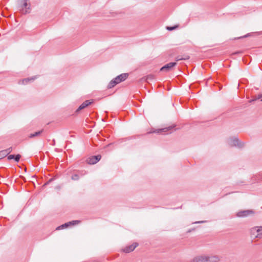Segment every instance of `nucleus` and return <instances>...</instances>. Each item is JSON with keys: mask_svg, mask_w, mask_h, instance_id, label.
Masks as SVG:
<instances>
[{"mask_svg": "<svg viewBox=\"0 0 262 262\" xmlns=\"http://www.w3.org/2000/svg\"><path fill=\"white\" fill-rule=\"evenodd\" d=\"M230 144L232 146H238V147H242L244 144V143L242 142L237 138H234L232 139Z\"/></svg>", "mask_w": 262, "mask_h": 262, "instance_id": "nucleus-7", "label": "nucleus"}, {"mask_svg": "<svg viewBox=\"0 0 262 262\" xmlns=\"http://www.w3.org/2000/svg\"><path fill=\"white\" fill-rule=\"evenodd\" d=\"M68 227H69V225L67 223H66L57 227L56 228V230H61V229H63L66 228H67Z\"/></svg>", "mask_w": 262, "mask_h": 262, "instance_id": "nucleus-17", "label": "nucleus"}, {"mask_svg": "<svg viewBox=\"0 0 262 262\" xmlns=\"http://www.w3.org/2000/svg\"><path fill=\"white\" fill-rule=\"evenodd\" d=\"M5 152H6V155H7V156L10 153L12 152V148L11 147H9L8 148V149H6L5 150H4Z\"/></svg>", "mask_w": 262, "mask_h": 262, "instance_id": "nucleus-19", "label": "nucleus"}, {"mask_svg": "<svg viewBox=\"0 0 262 262\" xmlns=\"http://www.w3.org/2000/svg\"><path fill=\"white\" fill-rule=\"evenodd\" d=\"M254 212L251 210H243L237 213L236 216L239 217H244L248 216L251 214H253Z\"/></svg>", "mask_w": 262, "mask_h": 262, "instance_id": "nucleus-6", "label": "nucleus"}, {"mask_svg": "<svg viewBox=\"0 0 262 262\" xmlns=\"http://www.w3.org/2000/svg\"><path fill=\"white\" fill-rule=\"evenodd\" d=\"M257 100H258V99H256V96L253 99L250 100L249 101V102L251 103L252 102H253V101H256Z\"/></svg>", "mask_w": 262, "mask_h": 262, "instance_id": "nucleus-26", "label": "nucleus"}, {"mask_svg": "<svg viewBox=\"0 0 262 262\" xmlns=\"http://www.w3.org/2000/svg\"><path fill=\"white\" fill-rule=\"evenodd\" d=\"M206 221H199V222H195L194 223L196 224V223H204Z\"/></svg>", "mask_w": 262, "mask_h": 262, "instance_id": "nucleus-28", "label": "nucleus"}, {"mask_svg": "<svg viewBox=\"0 0 262 262\" xmlns=\"http://www.w3.org/2000/svg\"><path fill=\"white\" fill-rule=\"evenodd\" d=\"M6 152L4 150L0 151V159H2L7 156Z\"/></svg>", "mask_w": 262, "mask_h": 262, "instance_id": "nucleus-18", "label": "nucleus"}, {"mask_svg": "<svg viewBox=\"0 0 262 262\" xmlns=\"http://www.w3.org/2000/svg\"><path fill=\"white\" fill-rule=\"evenodd\" d=\"M241 53V52H235V53H234V54H237V53Z\"/></svg>", "mask_w": 262, "mask_h": 262, "instance_id": "nucleus-31", "label": "nucleus"}, {"mask_svg": "<svg viewBox=\"0 0 262 262\" xmlns=\"http://www.w3.org/2000/svg\"><path fill=\"white\" fill-rule=\"evenodd\" d=\"M72 179L74 181H77L79 180V177L77 174H74L72 176Z\"/></svg>", "mask_w": 262, "mask_h": 262, "instance_id": "nucleus-20", "label": "nucleus"}, {"mask_svg": "<svg viewBox=\"0 0 262 262\" xmlns=\"http://www.w3.org/2000/svg\"><path fill=\"white\" fill-rule=\"evenodd\" d=\"M20 157H21V156L20 155L18 154L14 157V160L16 162H18L19 161Z\"/></svg>", "mask_w": 262, "mask_h": 262, "instance_id": "nucleus-22", "label": "nucleus"}, {"mask_svg": "<svg viewBox=\"0 0 262 262\" xmlns=\"http://www.w3.org/2000/svg\"><path fill=\"white\" fill-rule=\"evenodd\" d=\"M101 156L100 155L93 156L90 157L87 161L90 164H95L101 159Z\"/></svg>", "mask_w": 262, "mask_h": 262, "instance_id": "nucleus-8", "label": "nucleus"}, {"mask_svg": "<svg viewBox=\"0 0 262 262\" xmlns=\"http://www.w3.org/2000/svg\"><path fill=\"white\" fill-rule=\"evenodd\" d=\"M177 64V62H169L165 65H164L163 67H162L160 69V71L161 72H168L170 71H171L173 67L176 66Z\"/></svg>", "mask_w": 262, "mask_h": 262, "instance_id": "nucleus-4", "label": "nucleus"}, {"mask_svg": "<svg viewBox=\"0 0 262 262\" xmlns=\"http://www.w3.org/2000/svg\"><path fill=\"white\" fill-rule=\"evenodd\" d=\"M189 59V56L186 55H184V57H180V56H177V57H176L175 58V60L176 61H180V60H188Z\"/></svg>", "mask_w": 262, "mask_h": 262, "instance_id": "nucleus-14", "label": "nucleus"}, {"mask_svg": "<svg viewBox=\"0 0 262 262\" xmlns=\"http://www.w3.org/2000/svg\"><path fill=\"white\" fill-rule=\"evenodd\" d=\"M138 246V244L137 243H134L132 245L125 247L122 249V251L126 253H129L133 251Z\"/></svg>", "mask_w": 262, "mask_h": 262, "instance_id": "nucleus-5", "label": "nucleus"}, {"mask_svg": "<svg viewBox=\"0 0 262 262\" xmlns=\"http://www.w3.org/2000/svg\"><path fill=\"white\" fill-rule=\"evenodd\" d=\"M128 76V74L127 73H123L117 76L115 78L118 84L122 81H124L127 78Z\"/></svg>", "mask_w": 262, "mask_h": 262, "instance_id": "nucleus-9", "label": "nucleus"}, {"mask_svg": "<svg viewBox=\"0 0 262 262\" xmlns=\"http://www.w3.org/2000/svg\"><path fill=\"white\" fill-rule=\"evenodd\" d=\"M118 84L116 80H115V78L113 79L108 83L107 85L108 89H112L113 87H114L116 85Z\"/></svg>", "mask_w": 262, "mask_h": 262, "instance_id": "nucleus-13", "label": "nucleus"}, {"mask_svg": "<svg viewBox=\"0 0 262 262\" xmlns=\"http://www.w3.org/2000/svg\"><path fill=\"white\" fill-rule=\"evenodd\" d=\"M14 157H15V156L13 155H10L8 156L7 159L8 160H10L13 159H14Z\"/></svg>", "mask_w": 262, "mask_h": 262, "instance_id": "nucleus-24", "label": "nucleus"}, {"mask_svg": "<svg viewBox=\"0 0 262 262\" xmlns=\"http://www.w3.org/2000/svg\"><path fill=\"white\" fill-rule=\"evenodd\" d=\"M50 181H51V180H50L49 182H48L47 183H46L45 185H47V184L49 183V182H50Z\"/></svg>", "mask_w": 262, "mask_h": 262, "instance_id": "nucleus-30", "label": "nucleus"}, {"mask_svg": "<svg viewBox=\"0 0 262 262\" xmlns=\"http://www.w3.org/2000/svg\"><path fill=\"white\" fill-rule=\"evenodd\" d=\"M92 102L90 101V100H85L79 106V107L77 109L76 112H77L84 108L85 107L91 104Z\"/></svg>", "mask_w": 262, "mask_h": 262, "instance_id": "nucleus-11", "label": "nucleus"}, {"mask_svg": "<svg viewBox=\"0 0 262 262\" xmlns=\"http://www.w3.org/2000/svg\"><path fill=\"white\" fill-rule=\"evenodd\" d=\"M177 27H178L177 26H175L174 27H167V29L169 31H172V30L175 29L176 28H177Z\"/></svg>", "mask_w": 262, "mask_h": 262, "instance_id": "nucleus-23", "label": "nucleus"}, {"mask_svg": "<svg viewBox=\"0 0 262 262\" xmlns=\"http://www.w3.org/2000/svg\"><path fill=\"white\" fill-rule=\"evenodd\" d=\"M42 131H43V130H41L40 131L35 132L34 133L31 134L29 137V138H32L35 137L36 136H39L41 134V133L42 132Z\"/></svg>", "mask_w": 262, "mask_h": 262, "instance_id": "nucleus-16", "label": "nucleus"}, {"mask_svg": "<svg viewBox=\"0 0 262 262\" xmlns=\"http://www.w3.org/2000/svg\"><path fill=\"white\" fill-rule=\"evenodd\" d=\"M251 236L254 238L262 237V226H255L250 229Z\"/></svg>", "mask_w": 262, "mask_h": 262, "instance_id": "nucleus-2", "label": "nucleus"}, {"mask_svg": "<svg viewBox=\"0 0 262 262\" xmlns=\"http://www.w3.org/2000/svg\"><path fill=\"white\" fill-rule=\"evenodd\" d=\"M153 78V76L152 75H148L147 77V79H151Z\"/></svg>", "mask_w": 262, "mask_h": 262, "instance_id": "nucleus-27", "label": "nucleus"}, {"mask_svg": "<svg viewBox=\"0 0 262 262\" xmlns=\"http://www.w3.org/2000/svg\"><path fill=\"white\" fill-rule=\"evenodd\" d=\"M34 79H35V78H33V77L31 78H25V79L23 80V83H26L28 81H29L30 80H33Z\"/></svg>", "mask_w": 262, "mask_h": 262, "instance_id": "nucleus-21", "label": "nucleus"}, {"mask_svg": "<svg viewBox=\"0 0 262 262\" xmlns=\"http://www.w3.org/2000/svg\"><path fill=\"white\" fill-rule=\"evenodd\" d=\"M190 262H205V255H201L193 257Z\"/></svg>", "mask_w": 262, "mask_h": 262, "instance_id": "nucleus-10", "label": "nucleus"}, {"mask_svg": "<svg viewBox=\"0 0 262 262\" xmlns=\"http://www.w3.org/2000/svg\"><path fill=\"white\" fill-rule=\"evenodd\" d=\"M29 0H19V10L23 14L30 12V5L28 4Z\"/></svg>", "mask_w": 262, "mask_h": 262, "instance_id": "nucleus-1", "label": "nucleus"}, {"mask_svg": "<svg viewBox=\"0 0 262 262\" xmlns=\"http://www.w3.org/2000/svg\"><path fill=\"white\" fill-rule=\"evenodd\" d=\"M80 221H79V220H74V221H72L67 222V223L69 225V227L70 226H74L77 224H78L79 223H80Z\"/></svg>", "mask_w": 262, "mask_h": 262, "instance_id": "nucleus-15", "label": "nucleus"}, {"mask_svg": "<svg viewBox=\"0 0 262 262\" xmlns=\"http://www.w3.org/2000/svg\"><path fill=\"white\" fill-rule=\"evenodd\" d=\"M249 36V34H247V35H245L244 36H243V37H238V38H243V37H247V36Z\"/></svg>", "mask_w": 262, "mask_h": 262, "instance_id": "nucleus-29", "label": "nucleus"}, {"mask_svg": "<svg viewBox=\"0 0 262 262\" xmlns=\"http://www.w3.org/2000/svg\"><path fill=\"white\" fill-rule=\"evenodd\" d=\"M174 126H175L174 125L169 126L168 127H165V128H162V129H157L156 131H155L154 132L157 133H163V132H167L168 130H171Z\"/></svg>", "mask_w": 262, "mask_h": 262, "instance_id": "nucleus-12", "label": "nucleus"}, {"mask_svg": "<svg viewBox=\"0 0 262 262\" xmlns=\"http://www.w3.org/2000/svg\"><path fill=\"white\" fill-rule=\"evenodd\" d=\"M256 99H261L262 101V94H258L256 96Z\"/></svg>", "mask_w": 262, "mask_h": 262, "instance_id": "nucleus-25", "label": "nucleus"}, {"mask_svg": "<svg viewBox=\"0 0 262 262\" xmlns=\"http://www.w3.org/2000/svg\"><path fill=\"white\" fill-rule=\"evenodd\" d=\"M205 262H221V257L217 255H205Z\"/></svg>", "mask_w": 262, "mask_h": 262, "instance_id": "nucleus-3", "label": "nucleus"}]
</instances>
